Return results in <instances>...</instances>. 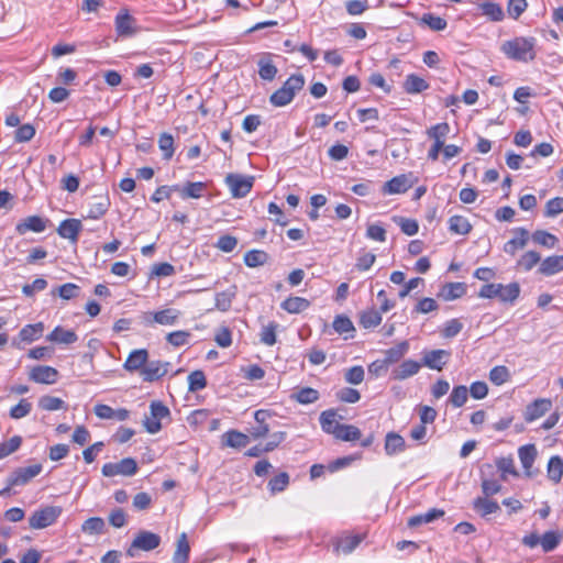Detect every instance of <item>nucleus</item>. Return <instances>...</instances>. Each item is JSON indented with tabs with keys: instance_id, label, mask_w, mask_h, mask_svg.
I'll return each mask as SVG.
<instances>
[{
	"instance_id": "obj_28",
	"label": "nucleus",
	"mask_w": 563,
	"mask_h": 563,
	"mask_svg": "<svg viewBox=\"0 0 563 563\" xmlns=\"http://www.w3.org/2000/svg\"><path fill=\"white\" fill-rule=\"evenodd\" d=\"M289 398L297 401L300 405H310L316 402L320 398V394L317 389L311 387H302L294 390Z\"/></svg>"
},
{
	"instance_id": "obj_29",
	"label": "nucleus",
	"mask_w": 563,
	"mask_h": 563,
	"mask_svg": "<svg viewBox=\"0 0 563 563\" xmlns=\"http://www.w3.org/2000/svg\"><path fill=\"white\" fill-rule=\"evenodd\" d=\"M518 456L521 465L528 476H531V467L537 457V449L534 444H526L519 448Z\"/></svg>"
},
{
	"instance_id": "obj_25",
	"label": "nucleus",
	"mask_w": 563,
	"mask_h": 563,
	"mask_svg": "<svg viewBox=\"0 0 563 563\" xmlns=\"http://www.w3.org/2000/svg\"><path fill=\"white\" fill-rule=\"evenodd\" d=\"M429 87V82L416 74L407 75L402 84L404 90L409 95L420 93Z\"/></svg>"
},
{
	"instance_id": "obj_51",
	"label": "nucleus",
	"mask_w": 563,
	"mask_h": 563,
	"mask_svg": "<svg viewBox=\"0 0 563 563\" xmlns=\"http://www.w3.org/2000/svg\"><path fill=\"white\" fill-rule=\"evenodd\" d=\"M207 386V378L202 371L197 369L188 375V390L199 391Z\"/></svg>"
},
{
	"instance_id": "obj_52",
	"label": "nucleus",
	"mask_w": 563,
	"mask_h": 563,
	"mask_svg": "<svg viewBox=\"0 0 563 563\" xmlns=\"http://www.w3.org/2000/svg\"><path fill=\"white\" fill-rule=\"evenodd\" d=\"M289 485V475L286 472H282L278 475L274 476L268 482V489L272 493V495H275L277 493L284 492L287 486Z\"/></svg>"
},
{
	"instance_id": "obj_46",
	"label": "nucleus",
	"mask_w": 563,
	"mask_h": 563,
	"mask_svg": "<svg viewBox=\"0 0 563 563\" xmlns=\"http://www.w3.org/2000/svg\"><path fill=\"white\" fill-rule=\"evenodd\" d=\"M361 430L353 424H341L334 435L336 440L352 442L361 439Z\"/></svg>"
},
{
	"instance_id": "obj_42",
	"label": "nucleus",
	"mask_w": 563,
	"mask_h": 563,
	"mask_svg": "<svg viewBox=\"0 0 563 563\" xmlns=\"http://www.w3.org/2000/svg\"><path fill=\"white\" fill-rule=\"evenodd\" d=\"M190 547L187 540V534L183 532L177 540V549L173 556L174 563H187L189 559Z\"/></svg>"
},
{
	"instance_id": "obj_53",
	"label": "nucleus",
	"mask_w": 563,
	"mask_h": 563,
	"mask_svg": "<svg viewBox=\"0 0 563 563\" xmlns=\"http://www.w3.org/2000/svg\"><path fill=\"white\" fill-rule=\"evenodd\" d=\"M278 324L275 321L269 322L267 325H264L260 333V340L263 344L267 346H273L276 341V331Z\"/></svg>"
},
{
	"instance_id": "obj_23",
	"label": "nucleus",
	"mask_w": 563,
	"mask_h": 563,
	"mask_svg": "<svg viewBox=\"0 0 563 563\" xmlns=\"http://www.w3.org/2000/svg\"><path fill=\"white\" fill-rule=\"evenodd\" d=\"M465 292L466 285L464 283H446L441 287L438 296L445 301H451L463 297Z\"/></svg>"
},
{
	"instance_id": "obj_31",
	"label": "nucleus",
	"mask_w": 563,
	"mask_h": 563,
	"mask_svg": "<svg viewBox=\"0 0 563 563\" xmlns=\"http://www.w3.org/2000/svg\"><path fill=\"white\" fill-rule=\"evenodd\" d=\"M46 340L56 343L73 344L78 340V336L75 331L66 330L58 325L46 336Z\"/></svg>"
},
{
	"instance_id": "obj_48",
	"label": "nucleus",
	"mask_w": 563,
	"mask_h": 563,
	"mask_svg": "<svg viewBox=\"0 0 563 563\" xmlns=\"http://www.w3.org/2000/svg\"><path fill=\"white\" fill-rule=\"evenodd\" d=\"M531 239L534 243L542 245L548 249L555 247L556 243L559 242L558 238L543 230H537L532 233Z\"/></svg>"
},
{
	"instance_id": "obj_13",
	"label": "nucleus",
	"mask_w": 563,
	"mask_h": 563,
	"mask_svg": "<svg viewBox=\"0 0 563 563\" xmlns=\"http://www.w3.org/2000/svg\"><path fill=\"white\" fill-rule=\"evenodd\" d=\"M450 352L445 350H431L423 352L422 365L430 369L441 371L448 363Z\"/></svg>"
},
{
	"instance_id": "obj_16",
	"label": "nucleus",
	"mask_w": 563,
	"mask_h": 563,
	"mask_svg": "<svg viewBox=\"0 0 563 563\" xmlns=\"http://www.w3.org/2000/svg\"><path fill=\"white\" fill-rule=\"evenodd\" d=\"M82 230L81 221L78 219L63 220L58 228L57 233L60 238L67 239L74 243L78 241L80 231Z\"/></svg>"
},
{
	"instance_id": "obj_21",
	"label": "nucleus",
	"mask_w": 563,
	"mask_h": 563,
	"mask_svg": "<svg viewBox=\"0 0 563 563\" xmlns=\"http://www.w3.org/2000/svg\"><path fill=\"white\" fill-rule=\"evenodd\" d=\"M95 413L100 419H109L117 421H124L129 418V411L126 409H113L112 407L103 404L95 406Z\"/></svg>"
},
{
	"instance_id": "obj_3",
	"label": "nucleus",
	"mask_w": 563,
	"mask_h": 563,
	"mask_svg": "<svg viewBox=\"0 0 563 563\" xmlns=\"http://www.w3.org/2000/svg\"><path fill=\"white\" fill-rule=\"evenodd\" d=\"M305 82L306 80L302 74L291 75L279 89L271 95L269 102L274 107H285L289 104L296 93L302 90Z\"/></svg>"
},
{
	"instance_id": "obj_56",
	"label": "nucleus",
	"mask_w": 563,
	"mask_h": 563,
	"mask_svg": "<svg viewBox=\"0 0 563 563\" xmlns=\"http://www.w3.org/2000/svg\"><path fill=\"white\" fill-rule=\"evenodd\" d=\"M104 526L106 523L102 518L91 517L82 523L81 530L88 534H100L103 532Z\"/></svg>"
},
{
	"instance_id": "obj_18",
	"label": "nucleus",
	"mask_w": 563,
	"mask_h": 563,
	"mask_svg": "<svg viewBox=\"0 0 563 563\" xmlns=\"http://www.w3.org/2000/svg\"><path fill=\"white\" fill-rule=\"evenodd\" d=\"M412 187V183L409 177L405 174L393 177L386 181L383 186L384 195H397L404 194Z\"/></svg>"
},
{
	"instance_id": "obj_26",
	"label": "nucleus",
	"mask_w": 563,
	"mask_h": 563,
	"mask_svg": "<svg viewBox=\"0 0 563 563\" xmlns=\"http://www.w3.org/2000/svg\"><path fill=\"white\" fill-rule=\"evenodd\" d=\"M44 332V323L36 322L32 324L24 325L19 332V340L25 343H32L38 340Z\"/></svg>"
},
{
	"instance_id": "obj_36",
	"label": "nucleus",
	"mask_w": 563,
	"mask_h": 563,
	"mask_svg": "<svg viewBox=\"0 0 563 563\" xmlns=\"http://www.w3.org/2000/svg\"><path fill=\"white\" fill-rule=\"evenodd\" d=\"M479 9L483 15L487 16L489 20L494 22H500L505 18V13L501 5L490 0L482 2L479 4Z\"/></svg>"
},
{
	"instance_id": "obj_62",
	"label": "nucleus",
	"mask_w": 563,
	"mask_h": 563,
	"mask_svg": "<svg viewBox=\"0 0 563 563\" xmlns=\"http://www.w3.org/2000/svg\"><path fill=\"white\" fill-rule=\"evenodd\" d=\"M80 292V287L73 283H66L62 286H59L56 291H53V294H57L62 299L69 300L73 298L78 297Z\"/></svg>"
},
{
	"instance_id": "obj_59",
	"label": "nucleus",
	"mask_w": 563,
	"mask_h": 563,
	"mask_svg": "<svg viewBox=\"0 0 563 563\" xmlns=\"http://www.w3.org/2000/svg\"><path fill=\"white\" fill-rule=\"evenodd\" d=\"M510 378L509 369L506 366L498 365L490 369L489 379L496 386L505 384Z\"/></svg>"
},
{
	"instance_id": "obj_49",
	"label": "nucleus",
	"mask_w": 563,
	"mask_h": 563,
	"mask_svg": "<svg viewBox=\"0 0 563 563\" xmlns=\"http://www.w3.org/2000/svg\"><path fill=\"white\" fill-rule=\"evenodd\" d=\"M362 539L358 536H350L344 537L338 540L335 544L336 552H343L344 554H350L353 552L356 547L361 543Z\"/></svg>"
},
{
	"instance_id": "obj_61",
	"label": "nucleus",
	"mask_w": 563,
	"mask_h": 563,
	"mask_svg": "<svg viewBox=\"0 0 563 563\" xmlns=\"http://www.w3.org/2000/svg\"><path fill=\"white\" fill-rule=\"evenodd\" d=\"M376 261V255L362 250L356 258L355 268L361 272L368 271Z\"/></svg>"
},
{
	"instance_id": "obj_2",
	"label": "nucleus",
	"mask_w": 563,
	"mask_h": 563,
	"mask_svg": "<svg viewBox=\"0 0 563 563\" xmlns=\"http://www.w3.org/2000/svg\"><path fill=\"white\" fill-rule=\"evenodd\" d=\"M520 295V285L517 282L508 285L492 283L485 284L478 291L479 298L495 299L497 298L504 303H514Z\"/></svg>"
},
{
	"instance_id": "obj_7",
	"label": "nucleus",
	"mask_w": 563,
	"mask_h": 563,
	"mask_svg": "<svg viewBox=\"0 0 563 563\" xmlns=\"http://www.w3.org/2000/svg\"><path fill=\"white\" fill-rule=\"evenodd\" d=\"M253 177L241 174H228L224 179L233 198L246 197L253 187Z\"/></svg>"
},
{
	"instance_id": "obj_19",
	"label": "nucleus",
	"mask_w": 563,
	"mask_h": 563,
	"mask_svg": "<svg viewBox=\"0 0 563 563\" xmlns=\"http://www.w3.org/2000/svg\"><path fill=\"white\" fill-rule=\"evenodd\" d=\"M421 366L422 364L417 361L410 358L405 360L393 369L391 378L394 380H405L416 375L420 371Z\"/></svg>"
},
{
	"instance_id": "obj_17",
	"label": "nucleus",
	"mask_w": 563,
	"mask_h": 563,
	"mask_svg": "<svg viewBox=\"0 0 563 563\" xmlns=\"http://www.w3.org/2000/svg\"><path fill=\"white\" fill-rule=\"evenodd\" d=\"M180 311L174 308H167L159 311L151 312L146 318V322H155L161 325H174L177 323Z\"/></svg>"
},
{
	"instance_id": "obj_24",
	"label": "nucleus",
	"mask_w": 563,
	"mask_h": 563,
	"mask_svg": "<svg viewBox=\"0 0 563 563\" xmlns=\"http://www.w3.org/2000/svg\"><path fill=\"white\" fill-rule=\"evenodd\" d=\"M539 273L544 276H552L563 271V255H551L545 257L540 266Z\"/></svg>"
},
{
	"instance_id": "obj_27",
	"label": "nucleus",
	"mask_w": 563,
	"mask_h": 563,
	"mask_svg": "<svg viewBox=\"0 0 563 563\" xmlns=\"http://www.w3.org/2000/svg\"><path fill=\"white\" fill-rule=\"evenodd\" d=\"M319 421L322 431L333 437L336 434L338 428L341 427V423L336 420V412L333 409L322 411Z\"/></svg>"
},
{
	"instance_id": "obj_58",
	"label": "nucleus",
	"mask_w": 563,
	"mask_h": 563,
	"mask_svg": "<svg viewBox=\"0 0 563 563\" xmlns=\"http://www.w3.org/2000/svg\"><path fill=\"white\" fill-rule=\"evenodd\" d=\"M421 23L428 25L432 31H443L448 26L445 19L432 13H424L421 18Z\"/></svg>"
},
{
	"instance_id": "obj_39",
	"label": "nucleus",
	"mask_w": 563,
	"mask_h": 563,
	"mask_svg": "<svg viewBox=\"0 0 563 563\" xmlns=\"http://www.w3.org/2000/svg\"><path fill=\"white\" fill-rule=\"evenodd\" d=\"M382 311L374 308L364 310L360 313V325L364 329H373L380 324Z\"/></svg>"
},
{
	"instance_id": "obj_10",
	"label": "nucleus",
	"mask_w": 563,
	"mask_h": 563,
	"mask_svg": "<svg viewBox=\"0 0 563 563\" xmlns=\"http://www.w3.org/2000/svg\"><path fill=\"white\" fill-rule=\"evenodd\" d=\"M114 25L120 37H131L137 32L136 20L128 11H121L117 14Z\"/></svg>"
},
{
	"instance_id": "obj_6",
	"label": "nucleus",
	"mask_w": 563,
	"mask_h": 563,
	"mask_svg": "<svg viewBox=\"0 0 563 563\" xmlns=\"http://www.w3.org/2000/svg\"><path fill=\"white\" fill-rule=\"evenodd\" d=\"M161 544V537L147 530H141L126 550L130 558H134L139 550L152 551Z\"/></svg>"
},
{
	"instance_id": "obj_34",
	"label": "nucleus",
	"mask_w": 563,
	"mask_h": 563,
	"mask_svg": "<svg viewBox=\"0 0 563 563\" xmlns=\"http://www.w3.org/2000/svg\"><path fill=\"white\" fill-rule=\"evenodd\" d=\"M474 510L479 514L482 517H487L488 515L496 514L500 510V507L497 501L490 500L486 497H477L473 501Z\"/></svg>"
},
{
	"instance_id": "obj_63",
	"label": "nucleus",
	"mask_w": 563,
	"mask_h": 563,
	"mask_svg": "<svg viewBox=\"0 0 563 563\" xmlns=\"http://www.w3.org/2000/svg\"><path fill=\"white\" fill-rule=\"evenodd\" d=\"M35 135V128L30 124L25 123L22 125H19L14 133V140L18 143L29 142L31 141Z\"/></svg>"
},
{
	"instance_id": "obj_12",
	"label": "nucleus",
	"mask_w": 563,
	"mask_h": 563,
	"mask_svg": "<svg viewBox=\"0 0 563 563\" xmlns=\"http://www.w3.org/2000/svg\"><path fill=\"white\" fill-rule=\"evenodd\" d=\"M59 373L56 368L47 365L34 366L30 373V379L37 384L53 385L57 382Z\"/></svg>"
},
{
	"instance_id": "obj_9",
	"label": "nucleus",
	"mask_w": 563,
	"mask_h": 563,
	"mask_svg": "<svg viewBox=\"0 0 563 563\" xmlns=\"http://www.w3.org/2000/svg\"><path fill=\"white\" fill-rule=\"evenodd\" d=\"M41 472V464H33L26 467H19L11 473L7 482L9 483V486H24L32 478L36 477Z\"/></svg>"
},
{
	"instance_id": "obj_60",
	"label": "nucleus",
	"mask_w": 563,
	"mask_h": 563,
	"mask_svg": "<svg viewBox=\"0 0 563 563\" xmlns=\"http://www.w3.org/2000/svg\"><path fill=\"white\" fill-rule=\"evenodd\" d=\"M158 147L163 151V157L170 159L174 155V137L169 133H163L158 139Z\"/></svg>"
},
{
	"instance_id": "obj_44",
	"label": "nucleus",
	"mask_w": 563,
	"mask_h": 563,
	"mask_svg": "<svg viewBox=\"0 0 563 563\" xmlns=\"http://www.w3.org/2000/svg\"><path fill=\"white\" fill-rule=\"evenodd\" d=\"M548 477L554 483H560L563 476V460L559 455L552 456L548 462Z\"/></svg>"
},
{
	"instance_id": "obj_32",
	"label": "nucleus",
	"mask_w": 563,
	"mask_h": 563,
	"mask_svg": "<svg viewBox=\"0 0 563 563\" xmlns=\"http://www.w3.org/2000/svg\"><path fill=\"white\" fill-rule=\"evenodd\" d=\"M207 185L202 181L186 183L183 187H176L183 199L194 198L199 199L203 196Z\"/></svg>"
},
{
	"instance_id": "obj_35",
	"label": "nucleus",
	"mask_w": 563,
	"mask_h": 563,
	"mask_svg": "<svg viewBox=\"0 0 563 563\" xmlns=\"http://www.w3.org/2000/svg\"><path fill=\"white\" fill-rule=\"evenodd\" d=\"M409 342L404 340L384 352L388 365L399 362L409 351Z\"/></svg>"
},
{
	"instance_id": "obj_4",
	"label": "nucleus",
	"mask_w": 563,
	"mask_h": 563,
	"mask_svg": "<svg viewBox=\"0 0 563 563\" xmlns=\"http://www.w3.org/2000/svg\"><path fill=\"white\" fill-rule=\"evenodd\" d=\"M450 132V125L448 122H441L432 125L427 130V135L429 139L433 140V144L428 151V158L431 161H437L439 158L440 152L445 146L444 141Z\"/></svg>"
},
{
	"instance_id": "obj_50",
	"label": "nucleus",
	"mask_w": 563,
	"mask_h": 563,
	"mask_svg": "<svg viewBox=\"0 0 563 563\" xmlns=\"http://www.w3.org/2000/svg\"><path fill=\"white\" fill-rule=\"evenodd\" d=\"M468 398V389L464 385H459L453 387L451 395L449 397V402L455 407H462Z\"/></svg>"
},
{
	"instance_id": "obj_5",
	"label": "nucleus",
	"mask_w": 563,
	"mask_h": 563,
	"mask_svg": "<svg viewBox=\"0 0 563 563\" xmlns=\"http://www.w3.org/2000/svg\"><path fill=\"white\" fill-rule=\"evenodd\" d=\"M62 512L63 509L59 506H46L33 512L29 518V525L32 529H44L52 526Z\"/></svg>"
},
{
	"instance_id": "obj_38",
	"label": "nucleus",
	"mask_w": 563,
	"mask_h": 563,
	"mask_svg": "<svg viewBox=\"0 0 563 563\" xmlns=\"http://www.w3.org/2000/svg\"><path fill=\"white\" fill-rule=\"evenodd\" d=\"M280 307L288 313H300L310 307V301L302 297H288Z\"/></svg>"
},
{
	"instance_id": "obj_54",
	"label": "nucleus",
	"mask_w": 563,
	"mask_h": 563,
	"mask_svg": "<svg viewBox=\"0 0 563 563\" xmlns=\"http://www.w3.org/2000/svg\"><path fill=\"white\" fill-rule=\"evenodd\" d=\"M541 260L539 253L534 251H528L521 255V257L517 262V266L525 272L531 271Z\"/></svg>"
},
{
	"instance_id": "obj_64",
	"label": "nucleus",
	"mask_w": 563,
	"mask_h": 563,
	"mask_svg": "<svg viewBox=\"0 0 563 563\" xmlns=\"http://www.w3.org/2000/svg\"><path fill=\"white\" fill-rule=\"evenodd\" d=\"M189 338H190V333L187 332V331H174V332H170L166 335V341L175 346V347H179V346H184L186 344H188L189 342Z\"/></svg>"
},
{
	"instance_id": "obj_43",
	"label": "nucleus",
	"mask_w": 563,
	"mask_h": 563,
	"mask_svg": "<svg viewBox=\"0 0 563 563\" xmlns=\"http://www.w3.org/2000/svg\"><path fill=\"white\" fill-rule=\"evenodd\" d=\"M37 406L40 409L45 411H56L60 409H67L65 401L62 398L54 397L51 395H44L40 397Z\"/></svg>"
},
{
	"instance_id": "obj_40",
	"label": "nucleus",
	"mask_w": 563,
	"mask_h": 563,
	"mask_svg": "<svg viewBox=\"0 0 563 563\" xmlns=\"http://www.w3.org/2000/svg\"><path fill=\"white\" fill-rule=\"evenodd\" d=\"M448 223L449 230L455 234L466 235L472 230V224L470 223L468 219L463 216H452L449 219Z\"/></svg>"
},
{
	"instance_id": "obj_30",
	"label": "nucleus",
	"mask_w": 563,
	"mask_h": 563,
	"mask_svg": "<svg viewBox=\"0 0 563 563\" xmlns=\"http://www.w3.org/2000/svg\"><path fill=\"white\" fill-rule=\"evenodd\" d=\"M444 516L442 509L431 508L424 514L412 516L408 519V527L416 528L423 523H429Z\"/></svg>"
},
{
	"instance_id": "obj_41",
	"label": "nucleus",
	"mask_w": 563,
	"mask_h": 563,
	"mask_svg": "<svg viewBox=\"0 0 563 563\" xmlns=\"http://www.w3.org/2000/svg\"><path fill=\"white\" fill-rule=\"evenodd\" d=\"M110 202L109 199L106 197H100L96 201H92L89 203V209L87 211L86 218L98 220L101 217H103L108 209H109Z\"/></svg>"
},
{
	"instance_id": "obj_47",
	"label": "nucleus",
	"mask_w": 563,
	"mask_h": 563,
	"mask_svg": "<svg viewBox=\"0 0 563 563\" xmlns=\"http://www.w3.org/2000/svg\"><path fill=\"white\" fill-rule=\"evenodd\" d=\"M235 287L216 294V308L222 312L231 308L232 300L235 297Z\"/></svg>"
},
{
	"instance_id": "obj_45",
	"label": "nucleus",
	"mask_w": 563,
	"mask_h": 563,
	"mask_svg": "<svg viewBox=\"0 0 563 563\" xmlns=\"http://www.w3.org/2000/svg\"><path fill=\"white\" fill-rule=\"evenodd\" d=\"M258 75L263 80L272 81L277 75V67L268 56L262 57L258 63Z\"/></svg>"
},
{
	"instance_id": "obj_33",
	"label": "nucleus",
	"mask_w": 563,
	"mask_h": 563,
	"mask_svg": "<svg viewBox=\"0 0 563 563\" xmlns=\"http://www.w3.org/2000/svg\"><path fill=\"white\" fill-rule=\"evenodd\" d=\"M406 449V442L405 439L396 433V432H388L386 434L385 439V452L387 455H395L397 453H400L405 451Z\"/></svg>"
},
{
	"instance_id": "obj_55",
	"label": "nucleus",
	"mask_w": 563,
	"mask_h": 563,
	"mask_svg": "<svg viewBox=\"0 0 563 563\" xmlns=\"http://www.w3.org/2000/svg\"><path fill=\"white\" fill-rule=\"evenodd\" d=\"M561 533L556 531H547L541 538H540V544L542 547V550L544 552H551L553 551L561 541Z\"/></svg>"
},
{
	"instance_id": "obj_14",
	"label": "nucleus",
	"mask_w": 563,
	"mask_h": 563,
	"mask_svg": "<svg viewBox=\"0 0 563 563\" xmlns=\"http://www.w3.org/2000/svg\"><path fill=\"white\" fill-rule=\"evenodd\" d=\"M552 407V401L547 398H539L529 404L525 411L526 422H532L544 416Z\"/></svg>"
},
{
	"instance_id": "obj_22",
	"label": "nucleus",
	"mask_w": 563,
	"mask_h": 563,
	"mask_svg": "<svg viewBox=\"0 0 563 563\" xmlns=\"http://www.w3.org/2000/svg\"><path fill=\"white\" fill-rule=\"evenodd\" d=\"M46 229V220L38 216H31L19 222L15 230L19 234L23 235L29 231L36 233L43 232Z\"/></svg>"
},
{
	"instance_id": "obj_15",
	"label": "nucleus",
	"mask_w": 563,
	"mask_h": 563,
	"mask_svg": "<svg viewBox=\"0 0 563 563\" xmlns=\"http://www.w3.org/2000/svg\"><path fill=\"white\" fill-rule=\"evenodd\" d=\"M148 361V351L146 349L133 350L123 364V368L128 372H140Z\"/></svg>"
},
{
	"instance_id": "obj_1",
	"label": "nucleus",
	"mask_w": 563,
	"mask_h": 563,
	"mask_svg": "<svg viewBox=\"0 0 563 563\" xmlns=\"http://www.w3.org/2000/svg\"><path fill=\"white\" fill-rule=\"evenodd\" d=\"M536 44L537 40L532 36H517L505 41L500 46V51L509 59L529 63L537 56Z\"/></svg>"
},
{
	"instance_id": "obj_8",
	"label": "nucleus",
	"mask_w": 563,
	"mask_h": 563,
	"mask_svg": "<svg viewBox=\"0 0 563 563\" xmlns=\"http://www.w3.org/2000/svg\"><path fill=\"white\" fill-rule=\"evenodd\" d=\"M137 468V463L133 457H125L118 463H106L101 468V473L106 477L117 475L133 476L136 474Z\"/></svg>"
},
{
	"instance_id": "obj_20",
	"label": "nucleus",
	"mask_w": 563,
	"mask_h": 563,
	"mask_svg": "<svg viewBox=\"0 0 563 563\" xmlns=\"http://www.w3.org/2000/svg\"><path fill=\"white\" fill-rule=\"evenodd\" d=\"M514 233L516 236L504 245L505 253L509 255H515L519 249H523L529 240V231L525 228H516Z\"/></svg>"
},
{
	"instance_id": "obj_57",
	"label": "nucleus",
	"mask_w": 563,
	"mask_h": 563,
	"mask_svg": "<svg viewBox=\"0 0 563 563\" xmlns=\"http://www.w3.org/2000/svg\"><path fill=\"white\" fill-rule=\"evenodd\" d=\"M267 261V254L264 251L251 250L244 255V263L249 267L264 265Z\"/></svg>"
},
{
	"instance_id": "obj_11",
	"label": "nucleus",
	"mask_w": 563,
	"mask_h": 563,
	"mask_svg": "<svg viewBox=\"0 0 563 563\" xmlns=\"http://www.w3.org/2000/svg\"><path fill=\"white\" fill-rule=\"evenodd\" d=\"M169 367V362L147 361L144 368H142V379L147 383L156 382L168 373Z\"/></svg>"
},
{
	"instance_id": "obj_37",
	"label": "nucleus",
	"mask_w": 563,
	"mask_h": 563,
	"mask_svg": "<svg viewBox=\"0 0 563 563\" xmlns=\"http://www.w3.org/2000/svg\"><path fill=\"white\" fill-rule=\"evenodd\" d=\"M223 444L234 449L245 448L250 440L249 437L240 431L230 430L222 435Z\"/></svg>"
}]
</instances>
